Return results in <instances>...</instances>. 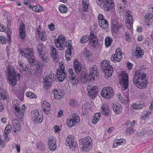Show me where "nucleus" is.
<instances>
[{
    "instance_id": "obj_1",
    "label": "nucleus",
    "mask_w": 153,
    "mask_h": 153,
    "mask_svg": "<svg viewBox=\"0 0 153 153\" xmlns=\"http://www.w3.org/2000/svg\"><path fill=\"white\" fill-rule=\"evenodd\" d=\"M146 74L138 71L136 72L133 78L134 85L139 89L146 88L148 84V81L146 79Z\"/></svg>"
},
{
    "instance_id": "obj_2",
    "label": "nucleus",
    "mask_w": 153,
    "mask_h": 153,
    "mask_svg": "<svg viewBox=\"0 0 153 153\" xmlns=\"http://www.w3.org/2000/svg\"><path fill=\"white\" fill-rule=\"evenodd\" d=\"M16 74L15 71L13 66L10 65L7 66L6 72L7 79L9 84L13 86L15 85L16 83V77L17 76L19 79L20 78V74L19 73L17 74Z\"/></svg>"
},
{
    "instance_id": "obj_3",
    "label": "nucleus",
    "mask_w": 153,
    "mask_h": 153,
    "mask_svg": "<svg viewBox=\"0 0 153 153\" xmlns=\"http://www.w3.org/2000/svg\"><path fill=\"white\" fill-rule=\"evenodd\" d=\"M89 74L85 73L83 74L81 77V81L84 83L89 82L91 80L94 79L95 76H98V73L97 71V67L96 66H93L89 68Z\"/></svg>"
},
{
    "instance_id": "obj_4",
    "label": "nucleus",
    "mask_w": 153,
    "mask_h": 153,
    "mask_svg": "<svg viewBox=\"0 0 153 153\" xmlns=\"http://www.w3.org/2000/svg\"><path fill=\"white\" fill-rule=\"evenodd\" d=\"M81 150L82 152H87L91 148L92 145V141L91 138L89 137H87L79 140Z\"/></svg>"
},
{
    "instance_id": "obj_5",
    "label": "nucleus",
    "mask_w": 153,
    "mask_h": 153,
    "mask_svg": "<svg viewBox=\"0 0 153 153\" xmlns=\"http://www.w3.org/2000/svg\"><path fill=\"white\" fill-rule=\"evenodd\" d=\"M110 62L106 60H103L102 62L101 66L105 72L106 78L108 79L111 75L113 73L112 67L110 65Z\"/></svg>"
},
{
    "instance_id": "obj_6",
    "label": "nucleus",
    "mask_w": 153,
    "mask_h": 153,
    "mask_svg": "<svg viewBox=\"0 0 153 153\" xmlns=\"http://www.w3.org/2000/svg\"><path fill=\"white\" fill-rule=\"evenodd\" d=\"M119 82L121 85L123 90H126L127 88L128 85V76L125 72L121 73L119 76Z\"/></svg>"
},
{
    "instance_id": "obj_7",
    "label": "nucleus",
    "mask_w": 153,
    "mask_h": 153,
    "mask_svg": "<svg viewBox=\"0 0 153 153\" xmlns=\"http://www.w3.org/2000/svg\"><path fill=\"white\" fill-rule=\"evenodd\" d=\"M101 94L103 97L108 99L113 97L114 95V92L111 87H107L102 89Z\"/></svg>"
},
{
    "instance_id": "obj_8",
    "label": "nucleus",
    "mask_w": 153,
    "mask_h": 153,
    "mask_svg": "<svg viewBox=\"0 0 153 153\" xmlns=\"http://www.w3.org/2000/svg\"><path fill=\"white\" fill-rule=\"evenodd\" d=\"M37 49L39 53V56L42 60L44 62H46L48 61V57L47 53L43 51L44 47L42 43H39L37 45Z\"/></svg>"
},
{
    "instance_id": "obj_9",
    "label": "nucleus",
    "mask_w": 153,
    "mask_h": 153,
    "mask_svg": "<svg viewBox=\"0 0 153 153\" xmlns=\"http://www.w3.org/2000/svg\"><path fill=\"white\" fill-rule=\"evenodd\" d=\"M68 72L69 74L68 78L69 82L71 83L73 86H75L78 85L79 83V81L73 69L72 68H69Z\"/></svg>"
},
{
    "instance_id": "obj_10",
    "label": "nucleus",
    "mask_w": 153,
    "mask_h": 153,
    "mask_svg": "<svg viewBox=\"0 0 153 153\" xmlns=\"http://www.w3.org/2000/svg\"><path fill=\"white\" fill-rule=\"evenodd\" d=\"M74 136L72 135H68L66 137V145L68 146L70 149L72 151L75 150V149L77 147V143L74 140Z\"/></svg>"
},
{
    "instance_id": "obj_11",
    "label": "nucleus",
    "mask_w": 153,
    "mask_h": 153,
    "mask_svg": "<svg viewBox=\"0 0 153 153\" xmlns=\"http://www.w3.org/2000/svg\"><path fill=\"white\" fill-rule=\"evenodd\" d=\"M86 88L89 97L92 99H94L97 94V87L96 86L88 85Z\"/></svg>"
},
{
    "instance_id": "obj_12",
    "label": "nucleus",
    "mask_w": 153,
    "mask_h": 153,
    "mask_svg": "<svg viewBox=\"0 0 153 153\" xmlns=\"http://www.w3.org/2000/svg\"><path fill=\"white\" fill-rule=\"evenodd\" d=\"M122 52L120 48H118L116 50L114 54L111 55V60L114 62H120L122 59Z\"/></svg>"
},
{
    "instance_id": "obj_13",
    "label": "nucleus",
    "mask_w": 153,
    "mask_h": 153,
    "mask_svg": "<svg viewBox=\"0 0 153 153\" xmlns=\"http://www.w3.org/2000/svg\"><path fill=\"white\" fill-rule=\"evenodd\" d=\"M65 42V36L63 35L59 36L58 38L54 40L56 47L61 50H63L64 48Z\"/></svg>"
},
{
    "instance_id": "obj_14",
    "label": "nucleus",
    "mask_w": 153,
    "mask_h": 153,
    "mask_svg": "<svg viewBox=\"0 0 153 153\" xmlns=\"http://www.w3.org/2000/svg\"><path fill=\"white\" fill-rule=\"evenodd\" d=\"M31 116L32 120L34 123H41L43 120V118L42 114H39L38 110L35 109L32 112Z\"/></svg>"
},
{
    "instance_id": "obj_15",
    "label": "nucleus",
    "mask_w": 153,
    "mask_h": 153,
    "mask_svg": "<svg viewBox=\"0 0 153 153\" xmlns=\"http://www.w3.org/2000/svg\"><path fill=\"white\" fill-rule=\"evenodd\" d=\"M112 23L111 27L112 32L114 33H117L119 30L124 28L123 25L117 20H113Z\"/></svg>"
},
{
    "instance_id": "obj_16",
    "label": "nucleus",
    "mask_w": 153,
    "mask_h": 153,
    "mask_svg": "<svg viewBox=\"0 0 153 153\" xmlns=\"http://www.w3.org/2000/svg\"><path fill=\"white\" fill-rule=\"evenodd\" d=\"M104 4L103 7L105 11L111 10L114 7V5L112 0H100Z\"/></svg>"
},
{
    "instance_id": "obj_17",
    "label": "nucleus",
    "mask_w": 153,
    "mask_h": 153,
    "mask_svg": "<svg viewBox=\"0 0 153 153\" xmlns=\"http://www.w3.org/2000/svg\"><path fill=\"white\" fill-rule=\"evenodd\" d=\"M64 67L62 68H59L57 69L56 77L58 80L60 82L63 81L65 78L67 73L65 70H64Z\"/></svg>"
},
{
    "instance_id": "obj_18",
    "label": "nucleus",
    "mask_w": 153,
    "mask_h": 153,
    "mask_svg": "<svg viewBox=\"0 0 153 153\" xmlns=\"http://www.w3.org/2000/svg\"><path fill=\"white\" fill-rule=\"evenodd\" d=\"M20 53L22 56L26 58H29L30 56H31L34 53L33 49L32 48H27L20 50Z\"/></svg>"
},
{
    "instance_id": "obj_19",
    "label": "nucleus",
    "mask_w": 153,
    "mask_h": 153,
    "mask_svg": "<svg viewBox=\"0 0 153 153\" xmlns=\"http://www.w3.org/2000/svg\"><path fill=\"white\" fill-rule=\"evenodd\" d=\"M36 33L41 38V39L43 41H45L47 39V36L45 31L41 30L40 26L36 29Z\"/></svg>"
},
{
    "instance_id": "obj_20",
    "label": "nucleus",
    "mask_w": 153,
    "mask_h": 153,
    "mask_svg": "<svg viewBox=\"0 0 153 153\" xmlns=\"http://www.w3.org/2000/svg\"><path fill=\"white\" fill-rule=\"evenodd\" d=\"M48 146L49 149L52 151H54L56 147V139L54 137L50 138L48 140Z\"/></svg>"
},
{
    "instance_id": "obj_21",
    "label": "nucleus",
    "mask_w": 153,
    "mask_h": 153,
    "mask_svg": "<svg viewBox=\"0 0 153 153\" xmlns=\"http://www.w3.org/2000/svg\"><path fill=\"white\" fill-rule=\"evenodd\" d=\"M118 97L120 101L122 103L125 104L129 102L128 94L127 93H125L123 96L121 93H119Z\"/></svg>"
},
{
    "instance_id": "obj_22",
    "label": "nucleus",
    "mask_w": 153,
    "mask_h": 153,
    "mask_svg": "<svg viewBox=\"0 0 153 153\" xmlns=\"http://www.w3.org/2000/svg\"><path fill=\"white\" fill-rule=\"evenodd\" d=\"M71 41L68 40L66 42V46L68 48L66 51L67 55H71L74 53V49L71 45Z\"/></svg>"
},
{
    "instance_id": "obj_23",
    "label": "nucleus",
    "mask_w": 153,
    "mask_h": 153,
    "mask_svg": "<svg viewBox=\"0 0 153 153\" xmlns=\"http://www.w3.org/2000/svg\"><path fill=\"white\" fill-rule=\"evenodd\" d=\"M73 65L75 73L76 74L79 73L82 69V65L77 59H76L74 60Z\"/></svg>"
},
{
    "instance_id": "obj_24",
    "label": "nucleus",
    "mask_w": 153,
    "mask_h": 153,
    "mask_svg": "<svg viewBox=\"0 0 153 153\" xmlns=\"http://www.w3.org/2000/svg\"><path fill=\"white\" fill-rule=\"evenodd\" d=\"M90 44L96 47L98 45V40L97 37L94 34L90 33L89 37Z\"/></svg>"
},
{
    "instance_id": "obj_25",
    "label": "nucleus",
    "mask_w": 153,
    "mask_h": 153,
    "mask_svg": "<svg viewBox=\"0 0 153 153\" xmlns=\"http://www.w3.org/2000/svg\"><path fill=\"white\" fill-rule=\"evenodd\" d=\"M53 93L54 98L56 100H59L63 98L64 95L63 91L60 89L58 90L55 89Z\"/></svg>"
},
{
    "instance_id": "obj_26",
    "label": "nucleus",
    "mask_w": 153,
    "mask_h": 153,
    "mask_svg": "<svg viewBox=\"0 0 153 153\" xmlns=\"http://www.w3.org/2000/svg\"><path fill=\"white\" fill-rule=\"evenodd\" d=\"M42 107L43 111L47 114L50 113L51 110L50 105L47 102L44 101L42 103Z\"/></svg>"
},
{
    "instance_id": "obj_27",
    "label": "nucleus",
    "mask_w": 153,
    "mask_h": 153,
    "mask_svg": "<svg viewBox=\"0 0 153 153\" xmlns=\"http://www.w3.org/2000/svg\"><path fill=\"white\" fill-rule=\"evenodd\" d=\"M12 124L13 126V131L15 133H16L20 128V124L17 119H15L13 120Z\"/></svg>"
},
{
    "instance_id": "obj_28",
    "label": "nucleus",
    "mask_w": 153,
    "mask_h": 153,
    "mask_svg": "<svg viewBox=\"0 0 153 153\" xmlns=\"http://www.w3.org/2000/svg\"><path fill=\"white\" fill-rule=\"evenodd\" d=\"M113 110L114 113L116 114L121 113L123 110V107L120 104H114L113 105Z\"/></svg>"
},
{
    "instance_id": "obj_29",
    "label": "nucleus",
    "mask_w": 153,
    "mask_h": 153,
    "mask_svg": "<svg viewBox=\"0 0 153 153\" xmlns=\"http://www.w3.org/2000/svg\"><path fill=\"white\" fill-rule=\"evenodd\" d=\"M25 26L23 24L21 25L19 29V37L22 39H24L25 36Z\"/></svg>"
},
{
    "instance_id": "obj_30",
    "label": "nucleus",
    "mask_w": 153,
    "mask_h": 153,
    "mask_svg": "<svg viewBox=\"0 0 153 153\" xmlns=\"http://www.w3.org/2000/svg\"><path fill=\"white\" fill-rule=\"evenodd\" d=\"M14 108L15 110V113L16 116L21 119L24 116V113L23 111L20 110V108L16 105H14Z\"/></svg>"
},
{
    "instance_id": "obj_31",
    "label": "nucleus",
    "mask_w": 153,
    "mask_h": 153,
    "mask_svg": "<svg viewBox=\"0 0 153 153\" xmlns=\"http://www.w3.org/2000/svg\"><path fill=\"white\" fill-rule=\"evenodd\" d=\"M143 106V105L142 102H136L132 105L131 109V110H139L141 109Z\"/></svg>"
},
{
    "instance_id": "obj_32",
    "label": "nucleus",
    "mask_w": 153,
    "mask_h": 153,
    "mask_svg": "<svg viewBox=\"0 0 153 153\" xmlns=\"http://www.w3.org/2000/svg\"><path fill=\"white\" fill-rule=\"evenodd\" d=\"M29 8L31 9L33 11L36 12H41L43 11V8L41 5L39 4L33 6L30 4L29 5Z\"/></svg>"
},
{
    "instance_id": "obj_33",
    "label": "nucleus",
    "mask_w": 153,
    "mask_h": 153,
    "mask_svg": "<svg viewBox=\"0 0 153 153\" xmlns=\"http://www.w3.org/2000/svg\"><path fill=\"white\" fill-rule=\"evenodd\" d=\"M11 128V126L9 125H7L5 128L4 130L5 134H4V137L5 140L6 141H8L9 139L8 134L10 132Z\"/></svg>"
},
{
    "instance_id": "obj_34",
    "label": "nucleus",
    "mask_w": 153,
    "mask_h": 153,
    "mask_svg": "<svg viewBox=\"0 0 153 153\" xmlns=\"http://www.w3.org/2000/svg\"><path fill=\"white\" fill-rule=\"evenodd\" d=\"M101 111L103 115H108L109 113V111L108 106L106 104H103L101 107Z\"/></svg>"
},
{
    "instance_id": "obj_35",
    "label": "nucleus",
    "mask_w": 153,
    "mask_h": 153,
    "mask_svg": "<svg viewBox=\"0 0 153 153\" xmlns=\"http://www.w3.org/2000/svg\"><path fill=\"white\" fill-rule=\"evenodd\" d=\"M144 52L143 50L140 47H137L135 51L134 54V56L136 58H141L143 55Z\"/></svg>"
},
{
    "instance_id": "obj_36",
    "label": "nucleus",
    "mask_w": 153,
    "mask_h": 153,
    "mask_svg": "<svg viewBox=\"0 0 153 153\" xmlns=\"http://www.w3.org/2000/svg\"><path fill=\"white\" fill-rule=\"evenodd\" d=\"M132 16H129L126 18V26L129 29L132 28Z\"/></svg>"
},
{
    "instance_id": "obj_37",
    "label": "nucleus",
    "mask_w": 153,
    "mask_h": 153,
    "mask_svg": "<svg viewBox=\"0 0 153 153\" xmlns=\"http://www.w3.org/2000/svg\"><path fill=\"white\" fill-rule=\"evenodd\" d=\"M126 140L124 139H118L116 140L114 142L113 146L114 147H117V146L125 143Z\"/></svg>"
},
{
    "instance_id": "obj_38",
    "label": "nucleus",
    "mask_w": 153,
    "mask_h": 153,
    "mask_svg": "<svg viewBox=\"0 0 153 153\" xmlns=\"http://www.w3.org/2000/svg\"><path fill=\"white\" fill-rule=\"evenodd\" d=\"M0 99L6 100L7 99V96L6 91L0 88Z\"/></svg>"
},
{
    "instance_id": "obj_39",
    "label": "nucleus",
    "mask_w": 153,
    "mask_h": 153,
    "mask_svg": "<svg viewBox=\"0 0 153 153\" xmlns=\"http://www.w3.org/2000/svg\"><path fill=\"white\" fill-rule=\"evenodd\" d=\"M98 23L100 27L103 29L107 28L108 26V23L105 19L102 20V21L99 22Z\"/></svg>"
},
{
    "instance_id": "obj_40",
    "label": "nucleus",
    "mask_w": 153,
    "mask_h": 153,
    "mask_svg": "<svg viewBox=\"0 0 153 153\" xmlns=\"http://www.w3.org/2000/svg\"><path fill=\"white\" fill-rule=\"evenodd\" d=\"M101 115L100 113H97L95 114L92 120V123L93 124H95L98 122L100 119Z\"/></svg>"
},
{
    "instance_id": "obj_41",
    "label": "nucleus",
    "mask_w": 153,
    "mask_h": 153,
    "mask_svg": "<svg viewBox=\"0 0 153 153\" xmlns=\"http://www.w3.org/2000/svg\"><path fill=\"white\" fill-rule=\"evenodd\" d=\"M82 10L84 11L87 12L88 11L89 3L88 0H82Z\"/></svg>"
},
{
    "instance_id": "obj_42",
    "label": "nucleus",
    "mask_w": 153,
    "mask_h": 153,
    "mask_svg": "<svg viewBox=\"0 0 153 153\" xmlns=\"http://www.w3.org/2000/svg\"><path fill=\"white\" fill-rule=\"evenodd\" d=\"M113 39L109 36H107L105 40V44L106 48L109 47L111 44Z\"/></svg>"
},
{
    "instance_id": "obj_43",
    "label": "nucleus",
    "mask_w": 153,
    "mask_h": 153,
    "mask_svg": "<svg viewBox=\"0 0 153 153\" xmlns=\"http://www.w3.org/2000/svg\"><path fill=\"white\" fill-rule=\"evenodd\" d=\"M43 84L44 88L47 89L49 87L51 86V83L50 81L48 80V79L45 78L43 80Z\"/></svg>"
},
{
    "instance_id": "obj_44",
    "label": "nucleus",
    "mask_w": 153,
    "mask_h": 153,
    "mask_svg": "<svg viewBox=\"0 0 153 153\" xmlns=\"http://www.w3.org/2000/svg\"><path fill=\"white\" fill-rule=\"evenodd\" d=\"M83 55L84 56L86 57L89 60H91L93 57V55L89 51L86 49H85L83 52Z\"/></svg>"
},
{
    "instance_id": "obj_45",
    "label": "nucleus",
    "mask_w": 153,
    "mask_h": 153,
    "mask_svg": "<svg viewBox=\"0 0 153 153\" xmlns=\"http://www.w3.org/2000/svg\"><path fill=\"white\" fill-rule=\"evenodd\" d=\"M18 64L22 68L23 71H26L27 70V66L23 60H19L18 62Z\"/></svg>"
},
{
    "instance_id": "obj_46",
    "label": "nucleus",
    "mask_w": 153,
    "mask_h": 153,
    "mask_svg": "<svg viewBox=\"0 0 153 153\" xmlns=\"http://www.w3.org/2000/svg\"><path fill=\"white\" fill-rule=\"evenodd\" d=\"M71 119L75 125L79 123L80 120L79 117L77 115L75 114L73 115Z\"/></svg>"
},
{
    "instance_id": "obj_47",
    "label": "nucleus",
    "mask_w": 153,
    "mask_h": 153,
    "mask_svg": "<svg viewBox=\"0 0 153 153\" xmlns=\"http://www.w3.org/2000/svg\"><path fill=\"white\" fill-rule=\"evenodd\" d=\"M26 96L30 98L36 99L37 96L33 92L30 91L27 92L26 94Z\"/></svg>"
},
{
    "instance_id": "obj_48",
    "label": "nucleus",
    "mask_w": 153,
    "mask_h": 153,
    "mask_svg": "<svg viewBox=\"0 0 153 153\" xmlns=\"http://www.w3.org/2000/svg\"><path fill=\"white\" fill-rule=\"evenodd\" d=\"M59 11L61 13H65L67 11V8L64 4L61 5L59 8Z\"/></svg>"
},
{
    "instance_id": "obj_49",
    "label": "nucleus",
    "mask_w": 153,
    "mask_h": 153,
    "mask_svg": "<svg viewBox=\"0 0 153 153\" xmlns=\"http://www.w3.org/2000/svg\"><path fill=\"white\" fill-rule=\"evenodd\" d=\"M118 11L119 13L121 15L123 14L125 10V7L120 4H118L117 5Z\"/></svg>"
},
{
    "instance_id": "obj_50",
    "label": "nucleus",
    "mask_w": 153,
    "mask_h": 153,
    "mask_svg": "<svg viewBox=\"0 0 153 153\" xmlns=\"http://www.w3.org/2000/svg\"><path fill=\"white\" fill-rule=\"evenodd\" d=\"M89 36L88 35H85L81 39L80 42L82 44L86 43L88 41L89 38Z\"/></svg>"
},
{
    "instance_id": "obj_51",
    "label": "nucleus",
    "mask_w": 153,
    "mask_h": 153,
    "mask_svg": "<svg viewBox=\"0 0 153 153\" xmlns=\"http://www.w3.org/2000/svg\"><path fill=\"white\" fill-rule=\"evenodd\" d=\"M29 59L28 60V62L30 65H34L35 64V61L36 59L32 55L31 56H30Z\"/></svg>"
},
{
    "instance_id": "obj_52",
    "label": "nucleus",
    "mask_w": 153,
    "mask_h": 153,
    "mask_svg": "<svg viewBox=\"0 0 153 153\" xmlns=\"http://www.w3.org/2000/svg\"><path fill=\"white\" fill-rule=\"evenodd\" d=\"M51 57L55 56L56 55H57L56 50L55 48L51 46Z\"/></svg>"
},
{
    "instance_id": "obj_53",
    "label": "nucleus",
    "mask_w": 153,
    "mask_h": 153,
    "mask_svg": "<svg viewBox=\"0 0 153 153\" xmlns=\"http://www.w3.org/2000/svg\"><path fill=\"white\" fill-rule=\"evenodd\" d=\"M19 93H16V94L18 97L20 98L21 100H22L24 95V91L22 89H20Z\"/></svg>"
},
{
    "instance_id": "obj_54",
    "label": "nucleus",
    "mask_w": 153,
    "mask_h": 153,
    "mask_svg": "<svg viewBox=\"0 0 153 153\" xmlns=\"http://www.w3.org/2000/svg\"><path fill=\"white\" fill-rule=\"evenodd\" d=\"M67 124L69 127H71L75 125V124L74 123L73 121L71 119H69L67 120Z\"/></svg>"
},
{
    "instance_id": "obj_55",
    "label": "nucleus",
    "mask_w": 153,
    "mask_h": 153,
    "mask_svg": "<svg viewBox=\"0 0 153 153\" xmlns=\"http://www.w3.org/2000/svg\"><path fill=\"white\" fill-rule=\"evenodd\" d=\"M0 42L3 44H5L7 42L6 39L4 36H0Z\"/></svg>"
},
{
    "instance_id": "obj_56",
    "label": "nucleus",
    "mask_w": 153,
    "mask_h": 153,
    "mask_svg": "<svg viewBox=\"0 0 153 153\" xmlns=\"http://www.w3.org/2000/svg\"><path fill=\"white\" fill-rule=\"evenodd\" d=\"M77 104V102L76 100L72 99L70 100L69 104L70 105L74 106L76 105Z\"/></svg>"
},
{
    "instance_id": "obj_57",
    "label": "nucleus",
    "mask_w": 153,
    "mask_h": 153,
    "mask_svg": "<svg viewBox=\"0 0 153 153\" xmlns=\"http://www.w3.org/2000/svg\"><path fill=\"white\" fill-rule=\"evenodd\" d=\"M151 42L150 39L149 37L146 38L144 42H143V44H145L148 46H149Z\"/></svg>"
},
{
    "instance_id": "obj_58",
    "label": "nucleus",
    "mask_w": 153,
    "mask_h": 153,
    "mask_svg": "<svg viewBox=\"0 0 153 153\" xmlns=\"http://www.w3.org/2000/svg\"><path fill=\"white\" fill-rule=\"evenodd\" d=\"M126 131L129 134H132L134 132V130L132 128H128L126 129Z\"/></svg>"
},
{
    "instance_id": "obj_59",
    "label": "nucleus",
    "mask_w": 153,
    "mask_h": 153,
    "mask_svg": "<svg viewBox=\"0 0 153 153\" xmlns=\"http://www.w3.org/2000/svg\"><path fill=\"white\" fill-rule=\"evenodd\" d=\"M153 17V15L152 13H148L145 16V19H151Z\"/></svg>"
},
{
    "instance_id": "obj_60",
    "label": "nucleus",
    "mask_w": 153,
    "mask_h": 153,
    "mask_svg": "<svg viewBox=\"0 0 153 153\" xmlns=\"http://www.w3.org/2000/svg\"><path fill=\"white\" fill-rule=\"evenodd\" d=\"M152 111H147L146 113L144 114V116L145 118H148L152 114Z\"/></svg>"
},
{
    "instance_id": "obj_61",
    "label": "nucleus",
    "mask_w": 153,
    "mask_h": 153,
    "mask_svg": "<svg viewBox=\"0 0 153 153\" xmlns=\"http://www.w3.org/2000/svg\"><path fill=\"white\" fill-rule=\"evenodd\" d=\"M46 79H48V80L50 81L51 82L54 79V76L52 75H50L48 77H45Z\"/></svg>"
},
{
    "instance_id": "obj_62",
    "label": "nucleus",
    "mask_w": 153,
    "mask_h": 153,
    "mask_svg": "<svg viewBox=\"0 0 153 153\" xmlns=\"http://www.w3.org/2000/svg\"><path fill=\"white\" fill-rule=\"evenodd\" d=\"M144 39L143 36L142 35H140L137 37V40L139 42L142 41Z\"/></svg>"
},
{
    "instance_id": "obj_63",
    "label": "nucleus",
    "mask_w": 153,
    "mask_h": 153,
    "mask_svg": "<svg viewBox=\"0 0 153 153\" xmlns=\"http://www.w3.org/2000/svg\"><path fill=\"white\" fill-rule=\"evenodd\" d=\"M102 20H105V19H104L103 18V16L101 14H100L99 15L98 17V23L100 21L101 22V21H102Z\"/></svg>"
},
{
    "instance_id": "obj_64",
    "label": "nucleus",
    "mask_w": 153,
    "mask_h": 153,
    "mask_svg": "<svg viewBox=\"0 0 153 153\" xmlns=\"http://www.w3.org/2000/svg\"><path fill=\"white\" fill-rule=\"evenodd\" d=\"M48 27L49 29L50 30H51L52 31L53 30H54V25L52 23H51V24L49 25H48Z\"/></svg>"
}]
</instances>
